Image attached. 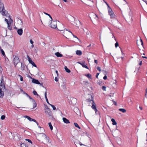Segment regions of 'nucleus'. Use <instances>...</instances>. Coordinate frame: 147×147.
Here are the masks:
<instances>
[{
  "mask_svg": "<svg viewBox=\"0 0 147 147\" xmlns=\"http://www.w3.org/2000/svg\"><path fill=\"white\" fill-rule=\"evenodd\" d=\"M55 55L57 57H63V55L62 54L60 53L59 52H58L55 53Z\"/></svg>",
  "mask_w": 147,
  "mask_h": 147,
  "instance_id": "9b49d317",
  "label": "nucleus"
},
{
  "mask_svg": "<svg viewBox=\"0 0 147 147\" xmlns=\"http://www.w3.org/2000/svg\"><path fill=\"white\" fill-rule=\"evenodd\" d=\"M20 61L19 57L17 56H15L13 60V62L14 65L16 66L19 63Z\"/></svg>",
  "mask_w": 147,
  "mask_h": 147,
  "instance_id": "39448f33",
  "label": "nucleus"
},
{
  "mask_svg": "<svg viewBox=\"0 0 147 147\" xmlns=\"http://www.w3.org/2000/svg\"><path fill=\"white\" fill-rule=\"evenodd\" d=\"M142 61H140V63H139V65H142Z\"/></svg>",
  "mask_w": 147,
  "mask_h": 147,
  "instance_id": "13d9d810",
  "label": "nucleus"
},
{
  "mask_svg": "<svg viewBox=\"0 0 147 147\" xmlns=\"http://www.w3.org/2000/svg\"><path fill=\"white\" fill-rule=\"evenodd\" d=\"M26 141H27L28 142L30 143L31 144L32 143V141L30 139H26L25 140Z\"/></svg>",
  "mask_w": 147,
  "mask_h": 147,
  "instance_id": "c9c22d12",
  "label": "nucleus"
},
{
  "mask_svg": "<svg viewBox=\"0 0 147 147\" xmlns=\"http://www.w3.org/2000/svg\"><path fill=\"white\" fill-rule=\"evenodd\" d=\"M97 69L99 71H100L101 70V69H100V67H99V66H98L97 67Z\"/></svg>",
  "mask_w": 147,
  "mask_h": 147,
  "instance_id": "ea45409f",
  "label": "nucleus"
},
{
  "mask_svg": "<svg viewBox=\"0 0 147 147\" xmlns=\"http://www.w3.org/2000/svg\"><path fill=\"white\" fill-rule=\"evenodd\" d=\"M5 116L4 115H2L1 116V120H3L5 118Z\"/></svg>",
  "mask_w": 147,
  "mask_h": 147,
  "instance_id": "2f4dec72",
  "label": "nucleus"
},
{
  "mask_svg": "<svg viewBox=\"0 0 147 147\" xmlns=\"http://www.w3.org/2000/svg\"><path fill=\"white\" fill-rule=\"evenodd\" d=\"M108 10L109 13L113 12L111 8H108Z\"/></svg>",
  "mask_w": 147,
  "mask_h": 147,
  "instance_id": "bb28decb",
  "label": "nucleus"
},
{
  "mask_svg": "<svg viewBox=\"0 0 147 147\" xmlns=\"http://www.w3.org/2000/svg\"><path fill=\"white\" fill-rule=\"evenodd\" d=\"M0 50H1L2 55H3L4 56L5 55V53L3 50L2 49H1Z\"/></svg>",
  "mask_w": 147,
  "mask_h": 147,
  "instance_id": "7c9ffc66",
  "label": "nucleus"
},
{
  "mask_svg": "<svg viewBox=\"0 0 147 147\" xmlns=\"http://www.w3.org/2000/svg\"><path fill=\"white\" fill-rule=\"evenodd\" d=\"M31 120V121H33L35 122V123L37 122V121H36V120L34 119H32Z\"/></svg>",
  "mask_w": 147,
  "mask_h": 147,
  "instance_id": "09e8293b",
  "label": "nucleus"
},
{
  "mask_svg": "<svg viewBox=\"0 0 147 147\" xmlns=\"http://www.w3.org/2000/svg\"><path fill=\"white\" fill-rule=\"evenodd\" d=\"M49 127H50V128L51 130H52V129H53V127L52 125L51 124V122L49 123Z\"/></svg>",
  "mask_w": 147,
  "mask_h": 147,
  "instance_id": "393cba45",
  "label": "nucleus"
},
{
  "mask_svg": "<svg viewBox=\"0 0 147 147\" xmlns=\"http://www.w3.org/2000/svg\"><path fill=\"white\" fill-rule=\"evenodd\" d=\"M45 98H47V91L45 92Z\"/></svg>",
  "mask_w": 147,
  "mask_h": 147,
  "instance_id": "603ef678",
  "label": "nucleus"
},
{
  "mask_svg": "<svg viewBox=\"0 0 147 147\" xmlns=\"http://www.w3.org/2000/svg\"><path fill=\"white\" fill-rule=\"evenodd\" d=\"M2 88L0 87V98H3L4 95V92L2 91Z\"/></svg>",
  "mask_w": 147,
  "mask_h": 147,
  "instance_id": "1a4fd4ad",
  "label": "nucleus"
},
{
  "mask_svg": "<svg viewBox=\"0 0 147 147\" xmlns=\"http://www.w3.org/2000/svg\"><path fill=\"white\" fill-rule=\"evenodd\" d=\"M33 93L34 95H37V96H39V95L37 94V92L35 91L34 90L33 91Z\"/></svg>",
  "mask_w": 147,
  "mask_h": 147,
  "instance_id": "c85d7f7f",
  "label": "nucleus"
},
{
  "mask_svg": "<svg viewBox=\"0 0 147 147\" xmlns=\"http://www.w3.org/2000/svg\"><path fill=\"white\" fill-rule=\"evenodd\" d=\"M28 145L25 143H22L21 145V147H26V146H27Z\"/></svg>",
  "mask_w": 147,
  "mask_h": 147,
  "instance_id": "a878e982",
  "label": "nucleus"
},
{
  "mask_svg": "<svg viewBox=\"0 0 147 147\" xmlns=\"http://www.w3.org/2000/svg\"><path fill=\"white\" fill-rule=\"evenodd\" d=\"M51 23L50 24L49 26L51 28L53 29H56L57 28V22L56 20H53L51 21Z\"/></svg>",
  "mask_w": 147,
  "mask_h": 147,
  "instance_id": "f03ea898",
  "label": "nucleus"
},
{
  "mask_svg": "<svg viewBox=\"0 0 147 147\" xmlns=\"http://www.w3.org/2000/svg\"><path fill=\"white\" fill-rule=\"evenodd\" d=\"M5 61H8V58H5Z\"/></svg>",
  "mask_w": 147,
  "mask_h": 147,
  "instance_id": "774afa93",
  "label": "nucleus"
},
{
  "mask_svg": "<svg viewBox=\"0 0 147 147\" xmlns=\"http://www.w3.org/2000/svg\"><path fill=\"white\" fill-rule=\"evenodd\" d=\"M103 78L104 80H106L107 79V77L106 75L103 77Z\"/></svg>",
  "mask_w": 147,
  "mask_h": 147,
  "instance_id": "a18cd8bd",
  "label": "nucleus"
},
{
  "mask_svg": "<svg viewBox=\"0 0 147 147\" xmlns=\"http://www.w3.org/2000/svg\"><path fill=\"white\" fill-rule=\"evenodd\" d=\"M17 33L20 36H21L22 34L23 33V30L22 28L18 29Z\"/></svg>",
  "mask_w": 147,
  "mask_h": 147,
  "instance_id": "6e6552de",
  "label": "nucleus"
},
{
  "mask_svg": "<svg viewBox=\"0 0 147 147\" xmlns=\"http://www.w3.org/2000/svg\"><path fill=\"white\" fill-rule=\"evenodd\" d=\"M140 41L141 42V45H142V46H143V42L142 40L141 39H140Z\"/></svg>",
  "mask_w": 147,
  "mask_h": 147,
  "instance_id": "8fccbe9b",
  "label": "nucleus"
},
{
  "mask_svg": "<svg viewBox=\"0 0 147 147\" xmlns=\"http://www.w3.org/2000/svg\"><path fill=\"white\" fill-rule=\"evenodd\" d=\"M85 76H86V77H87L89 78H90V79L91 78V75L89 74H85Z\"/></svg>",
  "mask_w": 147,
  "mask_h": 147,
  "instance_id": "412c9836",
  "label": "nucleus"
},
{
  "mask_svg": "<svg viewBox=\"0 0 147 147\" xmlns=\"http://www.w3.org/2000/svg\"><path fill=\"white\" fill-rule=\"evenodd\" d=\"M109 14L111 18H113L115 17V15L113 12L109 13Z\"/></svg>",
  "mask_w": 147,
  "mask_h": 147,
  "instance_id": "4468645a",
  "label": "nucleus"
},
{
  "mask_svg": "<svg viewBox=\"0 0 147 147\" xmlns=\"http://www.w3.org/2000/svg\"><path fill=\"white\" fill-rule=\"evenodd\" d=\"M107 7H108V8H111L109 6V5L108 4H107Z\"/></svg>",
  "mask_w": 147,
  "mask_h": 147,
  "instance_id": "0e129e2a",
  "label": "nucleus"
},
{
  "mask_svg": "<svg viewBox=\"0 0 147 147\" xmlns=\"http://www.w3.org/2000/svg\"><path fill=\"white\" fill-rule=\"evenodd\" d=\"M31 99H31L32 100V102L34 103L35 102H36V101L34 100L31 97Z\"/></svg>",
  "mask_w": 147,
  "mask_h": 147,
  "instance_id": "79ce46f5",
  "label": "nucleus"
},
{
  "mask_svg": "<svg viewBox=\"0 0 147 147\" xmlns=\"http://www.w3.org/2000/svg\"><path fill=\"white\" fill-rule=\"evenodd\" d=\"M1 82L0 83V87H1L2 88H4L5 87V85L4 83V80L3 78V76H2L0 80Z\"/></svg>",
  "mask_w": 147,
  "mask_h": 147,
  "instance_id": "0eeeda50",
  "label": "nucleus"
},
{
  "mask_svg": "<svg viewBox=\"0 0 147 147\" xmlns=\"http://www.w3.org/2000/svg\"><path fill=\"white\" fill-rule=\"evenodd\" d=\"M142 57L144 58L147 59V57L145 56H143Z\"/></svg>",
  "mask_w": 147,
  "mask_h": 147,
  "instance_id": "e2e57ef3",
  "label": "nucleus"
},
{
  "mask_svg": "<svg viewBox=\"0 0 147 147\" xmlns=\"http://www.w3.org/2000/svg\"><path fill=\"white\" fill-rule=\"evenodd\" d=\"M94 63H96V64H97L98 63V61L97 60H94Z\"/></svg>",
  "mask_w": 147,
  "mask_h": 147,
  "instance_id": "4d7b16f0",
  "label": "nucleus"
},
{
  "mask_svg": "<svg viewBox=\"0 0 147 147\" xmlns=\"http://www.w3.org/2000/svg\"><path fill=\"white\" fill-rule=\"evenodd\" d=\"M21 91L23 93V94H25L27 96H28L30 99H31V96H29L28 94L26 93L25 91L21 89Z\"/></svg>",
  "mask_w": 147,
  "mask_h": 147,
  "instance_id": "f8f14e48",
  "label": "nucleus"
},
{
  "mask_svg": "<svg viewBox=\"0 0 147 147\" xmlns=\"http://www.w3.org/2000/svg\"><path fill=\"white\" fill-rule=\"evenodd\" d=\"M24 117L28 119L30 121H31V120L32 119L30 117L28 116L25 115L24 116Z\"/></svg>",
  "mask_w": 147,
  "mask_h": 147,
  "instance_id": "dca6fc26",
  "label": "nucleus"
},
{
  "mask_svg": "<svg viewBox=\"0 0 147 147\" xmlns=\"http://www.w3.org/2000/svg\"><path fill=\"white\" fill-rule=\"evenodd\" d=\"M146 94H145V96H146V95H147V88L146 89Z\"/></svg>",
  "mask_w": 147,
  "mask_h": 147,
  "instance_id": "052dcab7",
  "label": "nucleus"
},
{
  "mask_svg": "<svg viewBox=\"0 0 147 147\" xmlns=\"http://www.w3.org/2000/svg\"><path fill=\"white\" fill-rule=\"evenodd\" d=\"M102 81H99L98 83V84L100 85H101L102 84Z\"/></svg>",
  "mask_w": 147,
  "mask_h": 147,
  "instance_id": "a19ab883",
  "label": "nucleus"
},
{
  "mask_svg": "<svg viewBox=\"0 0 147 147\" xmlns=\"http://www.w3.org/2000/svg\"><path fill=\"white\" fill-rule=\"evenodd\" d=\"M111 34L112 35V38H115V36L114 35L113 33H111Z\"/></svg>",
  "mask_w": 147,
  "mask_h": 147,
  "instance_id": "864d4df0",
  "label": "nucleus"
},
{
  "mask_svg": "<svg viewBox=\"0 0 147 147\" xmlns=\"http://www.w3.org/2000/svg\"><path fill=\"white\" fill-rule=\"evenodd\" d=\"M0 12L3 15H5L6 16H7V14L8 13L7 12H6L5 9L4 5L3 3H0Z\"/></svg>",
  "mask_w": 147,
  "mask_h": 147,
  "instance_id": "f257e3e1",
  "label": "nucleus"
},
{
  "mask_svg": "<svg viewBox=\"0 0 147 147\" xmlns=\"http://www.w3.org/2000/svg\"><path fill=\"white\" fill-rule=\"evenodd\" d=\"M50 105L53 108V110H55L56 109V108L54 105L51 104H50Z\"/></svg>",
  "mask_w": 147,
  "mask_h": 147,
  "instance_id": "473e14b6",
  "label": "nucleus"
},
{
  "mask_svg": "<svg viewBox=\"0 0 147 147\" xmlns=\"http://www.w3.org/2000/svg\"><path fill=\"white\" fill-rule=\"evenodd\" d=\"M63 122L65 123L68 124L70 123L69 120L65 117L63 118Z\"/></svg>",
  "mask_w": 147,
  "mask_h": 147,
  "instance_id": "9d476101",
  "label": "nucleus"
},
{
  "mask_svg": "<svg viewBox=\"0 0 147 147\" xmlns=\"http://www.w3.org/2000/svg\"><path fill=\"white\" fill-rule=\"evenodd\" d=\"M19 76L20 77V80L22 81L23 80L22 77L20 75H19Z\"/></svg>",
  "mask_w": 147,
  "mask_h": 147,
  "instance_id": "e433bc0d",
  "label": "nucleus"
},
{
  "mask_svg": "<svg viewBox=\"0 0 147 147\" xmlns=\"http://www.w3.org/2000/svg\"><path fill=\"white\" fill-rule=\"evenodd\" d=\"M102 89L104 91L106 90V87L105 86H103L102 87Z\"/></svg>",
  "mask_w": 147,
  "mask_h": 147,
  "instance_id": "f704fd0d",
  "label": "nucleus"
},
{
  "mask_svg": "<svg viewBox=\"0 0 147 147\" xmlns=\"http://www.w3.org/2000/svg\"><path fill=\"white\" fill-rule=\"evenodd\" d=\"M99 73H97L96 74V77L97 79L98 78V75H99Z\"/></svg>",
  "mask_w": 147,
  "mask_h": 147,
  "instance_id": "37998d69",
  "label": "nucleus"
},
{
  "mask_svg": "<svg viewBox=\"0 0 147 147\" xmlns=\"http://www.w3.org/2000/svg\"><path fill=\"white\" fill-rule=\"evenodd\" d=\"M111 121L113 125H115L117 124V123L116 122L115 120L114 119H112Z\"/></svg>",
  "mask_w": 147,
  "mask_h": 147,
  "instance_id": "f3484780",
  "label": "nucleus"
},
{
  "mask_svg": "<svg viewBox=\"0 0 147 147\" xmlns=\"http://www.w3.org/2000/svg\"><path fill=\"white\" fill-rule=\"evenodd\" d=\"M46 99V102H47V103L48 104H49V105H50L51 104H50L49 102V101H48V99L47 98H45Z\"/></svg>",
  "mask_w": 147,
  "mask_h": 147,
  "instance_id": "58836bf2",
  "label": "nucleus"
},
{
  "mask_svg": "<svg viewBox=\"0 0 147 147\" xmlns=\"http://www.w3.org/2000/svg\"><path fill=\"white\" fill-rule=\"evenodd\" d=\"M87 100L88 102H90L91 101H92V103H93V102H94V100H93V98H92V96L91 97V99L89 98V99H87Z\"/></svg>",
  "mask_w": 147,
  "mask_h": 147,
  "instance_id": "4be33fe9",
  "label": "nucleus"
},
{
  "mask_svg": "<svg viewBox=\"0 0 147 147\" xmlns=\"http://www.w3.org/2000/svg\"><path fill=\"white\" fill-rule=\"evenodd\" d=\"M139 108L141 110H142V108L140 106Z\"/></svg>",
  "mask_w": 147,
  "mask_h": 147,
  "instance_id": "338daca9",
  "label": "nucleus"
},
{
  "mask_svg": "<svg viewBox=\"0 0 147 147\" xmlns=\"http://www.w3.org/2000/svg\"><path fill=\"white\" fill-rule=\"evenodd\" d=\"M55 80L56 82H57L58 81V78H57V77H56L55 78Z\"/></svg>",
  "mask_w": 147,
  "mask_h": 147,
  "instance_id": "49530a36",
  "label": "nucleus"
},
{
  "mask_svg": "<svg viewBox=\"0 0 147 147\" xmlns=\"http://www.w3.org/2000/svg\"><path fill=\"white\" fill-rule=\"evenodd\" d=\"M73 36H74V37L75 38H77L78 39V40H79V38L77 37L75 35H73Z\"/></svg>",
  "mask_w": 147,
  "mask_h": 147,
  "instance_id": "bf43d9fd",
  "label": "nucleus"
},
{
  "mask_svg": "<svg viewBox=\"0 0 147 147\" xmlns=\"http://www.w3.org/2000/svg\"><path fill=\"white\" fill-rule=\"evenodd\" d=\"M74 124L75 126V127L78 128L79 129H81V127L79 126L77 123H74Z\"/></svg>",
  "mask_w": 147,
  "mask_h": 147,
  "instance_id": "aec40b11",
  "label": "nucleus"
},
{
  "mask_svg": "<svg viewBox=\"0 0 147 147\" xmlns=\"http://www.w3.org/2000/svg\"><path fill=\"white\" fill-rule=\"evenodd\" d=\"M79 144L81 145V146H87L84 145V144H82L80 142H79Z\"/></svg>",
  "mask_w": 147,
  "mask_h": 147,
  "instance_id": "c03bdc74",
  "label": "nucleus"
},
{
  "mask_svg": "<svg viewBox=\"0 0 147 147\" xmlns=\"http://www.w3.org/2000/svg\"><path fill=\"white\" fill-rule=\"evenodd\" d=\"M8 18L10 20H11V21H13V20H12L11 18V16H9L8 17Z\"/></svg>",
  "mask_w": 147,
  "mask_h": 147,
  "instance_id": "5fc2aeb1",
  "label": "nucleus"
},
{
  "mask_svg": "<svg viewBox=\"0 0 147 147\" xmlns=\"http://www.w3.org/2000/svg\"><path fill=\"white\" fill-rule=\"evenodd\" d=\"M30 42L32 44H33L34 43L33 41L32 40V39H30Z\"/></svg>",
  "mask_w": 147,
  "mask_h": 147,
  "instance_id": "de8ad7c7",
  "label": "nucleus"
},
{
  "mask_svg": "<svg viewBox=\"0 0 147 147\" xmlns=\"http://www.w3.org/2000/svg\"><path fill=\"white\" fill-rule=\"evenodd\" d=\"M92 106L91 107L92 109L95 111V113L96 115H100V113L99 111H98L96 107L95 103L94 102H93L92 103Z\"/></svg>",
  "mask_w": 147,
  "mask_h": 147,
  "instance_id": "7ed1b4c3",
  "label": "nucleus"
},
{
  "mask_svg": "<svg viewBox=\"0 0 147 147\" xmlns=\"http://www.w3.org/2000/svg\"><path fill=\"white\" fill-rule=\"evenodd\" d=\"M115 46L116 47H117L118 46H119V44L117 42H116L115 44Z\"/></svg>",
  "mask_w": 147,
  "mask_h": 147,
  "instance_id": "4c0bfd02",
  "label": "nucleus"
},
{
  "mask_svg": "<svg viewBox=\"0 0 147 147\" xmlns=\"http://www.w3.org/2000/svg\"><path fill=\"white\" fill-rule=\"evenodd\" d=\"M76 54L77 55L80 56L82 55V52L81 51L77 50L76 51Z\"/></svg>",
  "mask_w": 147,
  "mask_h": 147,
  "instance_id": "ddd939ff",
  "label": "nucleus"
},
{
  "mask_svg": "<svg viewBox=\"0 0 147 147\" xmlns=\"http://www.w3.org/2000/svg\"><path fill=\"white\" fill-rule=\"evenodd\" d=\"M43 134L45 135V139H46V140H48V142H49V137H47L46 136V135L45 134Z\"/></svg>",
  "mask_w": 147,
  "mask_h": 147,
  "instance_id": "cd10ccee",
  "label": "nucleus"
},
{
  "mask_svg": "<svg viewBox=\"0 0 147 147\" xmlns=\"http://www.w3.org/2000/svg\"><path fill=\"white\" fill-rule=\"evenodd\" d=\"M32 82L33 83L35 84H39L41 86H42L43 87V83H40L39 81L36 79L34 78H32Z\"/></svg>",
  "mask_w": 147,
  "mask_h": 147,
  "instance_id": "20e7f679",
  "label": "nucleus"
},
{
  "mask_svg": "<svg viewBox=\"0 0 147 147\" xmlns=\"http://www.w3.org/2000/svg\"><path fill=\"white\" fill-rule=\"evenodd\" d=\"M119 111L123 113H125L126 112V110L124 109H119Z\"/></svg>",
  "mask_w": 147,
  "mask_h": 147,
  "instance_id": "a211bd4d",
  "label": "nucleus"
},
{
  "mask_svg": "<svg viewBox=\"0 0 147 147\" xmlns=\"http://www.w3.org/2000/svg\"><path fill=\"white\" fill-rule=\"evenodd\" d=\"M5 21L7 22V24H10V21H8V20L6 18L5 19Z\"/></svg>",
  "mask_w": 147,
  "mask_h": 147,
  "instance_id": "c756f323",
  "label": "nucleus"
},
{
  "mask_svg": "<svg viewBox=\"0 0 147 147\" xmlns=\"http://www.w3.org/2000/svg\"><path fill=\"white\" fill-rule=\"evenodd\" d=\"M107 7H108V8H111L109 6V5L108 4H107Z\"/></svg>",
  "mask_w": 147,
  "mask_h": 147,
  "instance_id": "69168bd1",
  "label": "nucleus"
},
{
  "mask_svg": "<svg viewBox=\"0 0 147 147\" xmlns=\"http://www.w3.org/2000/svg\"><path fill=\"white\" fill-rule=\"evenodd\" d=\"M3 70V69L0 66V71L1 72H2V71Z\"/></svg>",
  "mask_w": 147,
  "mask_h": 147,
  "instance_id": "6e6d98bb",
  "label": "nucleus"
},
{
  "mask_svg": "<svg viewBox=\"0 0 147 147\" xmlns=\"http://www.w3.org/2000/svg\"><path fill=\"white\" fill-rule=\"evenodd\" d=\"M82 65L83 67H84L86 69H88V67L84 63H82Z\"/></svg>",
  "mask_w": 147,
  "mask_h": 147,
  "instance_id": "b1692460",
  "label": "nucleus"
},
{
  "mask_svg": "<svg viewBox=\"0 0 147 147\" xmlns=\"http://www.w3.org/2000/svg\"><path fill=\"white\" fill-rule=\"evenodd\" d=\"M11 23L10 24H7V28L8 29L11 30H12V27L11 26Z\"/></svg>",
  "mask_w": 147,
  "mask_h": 147,
  "instance_id": "5701e85b",
  "label": "nucleus"
},
{
  "mask_svg": "<svg viewBox=\"0 0 147 147\" xmlns=\"http://www.w3.org/2000/svg\"><path fill=\"white\" fill-rule=\"evenodd\" d=\"M69 32L70 33H71V34H72V35L73 36V35H74V34L72 33L71 32V31L69 30Z\"/></svg>",
  "mask_w": 147,
  "mask_h": 147,
  "instance_id": "680f3d73",
  "label": "nucleus"
},
{
  "mask_svg": "<svg viewBox=\"0 0 147 147\" xmlns=\"http://www.w3.org/2000/svg\"><path fill=\"white\" fill-rule=\"evenodd\" d=\"M27 57L28 59V61L29 62V63L31 64L33 66L35 67H37L36 65L35 64V63L32 61L31 58L29 57V56L27 55Z\"/></svg>",
  "mask_w": 147,
  "mask_h": 147,
  "instance_id": "423d86ee",
  "label": "nucleus"
},
{
  "mask_svg": "<svg viewBox=\"0 0 147 147\" xmlns=\"http://www.w3.org/2000/svg\"><path fill=\"white\" fill-rule=\"evenodd\" d=\"M113 104L114 105H117V104L116 102L114 101V100H113Z\"/></svg>",
  "mask_w": 147,
  "mask_h": 147,
  "instance_id": "3c124183",
  "label": "nucleus"
},
{
  "mask_svg": "<svg viewBox=\"0 0 147 147\" xmlns=\"http://www.w3.org/2000/svg\"><path fill=\"white\" fill-rule=\"evenodd\" d=\"M37 106V104L36 102H35L33 103V107L32 109H33L34 108H35Z\"/></svg>",
  "mask_w": 147,
  "mask_h": 147,
  "instance_id": "72a5a7b5",
  "label": "nucleus"
},
{
  "mask_svg": "<svg viewBox=\"0 0 147 147\" xmlns=\"http://www.w3.org/2000/svg\"><path fill=\"white\" fill-rule=\"evenodd\" d=\"M44 13L46 15H47L48 16H49V18L51 19V21H53V19H52V17L49 14L47 13H46L45 12H44Z\"/></svg>",
  "mask_w": 147,
  "mask_h": 147,
  "instance_id": "6ab92c4d",
  "label": "nucleus"
},
{
  "mask_svg": "<svg viewBox=\"0 0 147 147\" xmlns=\"http://www.w3.org/2000/svg\"><path fill=\"white\" fill-rule=\"evenodd\" d=\"M64 69L66 72L68 73H69L70 72V70L69 69L67 68V66H65L64 67Z\"/></svg>",
  "mask_w": 147,
  "mask_h": 147,
  "instance_id": "2eb2a0df",
  "label": "nucleus"
}]
</instances>
